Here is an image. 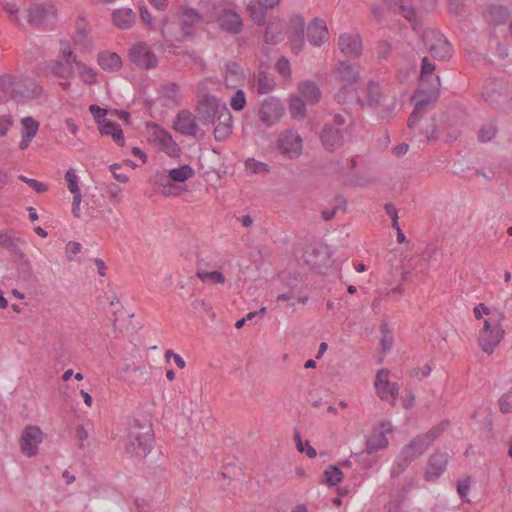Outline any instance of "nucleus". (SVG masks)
<instances>
[{"label": "nucleus", "instance_id": "1", "mask_svg": "<svg viewBox=\"0 0 512 512\" xmlns=\"http://www.w3.org/2000/svg\"><path fill=\"white\" fill-rule=\"evenodd\" d=\"M473 315L481 323L477 332V344L484 354L492 355L506 336V314L497 306L479 303L473 308Z\"/></svg>", "mask_w": 512, "mask_h": 512}, {"label": "nucleus", "instance_id": "2", "mask_svg": "<svg viewBox=\"0 0 512 512\" xmlns=\"http://www.w3.org/2000/svg\"><path fill=\"white\" fill-rule=\"evenodd\" d=\"M198 111L203 116L206 123L213 121L218 114L219 122L214 129L215 139L218 141L226 140L232 133V115L226 106H220L219 100L211 95H204L199 102Z\"/></svg>", "mask_w": 512, "mask_h": 512}, {"label": "nucleus", "instance_id": "3", "mask_svg": "<svg viewBox=\"0 0 512 512\" xmlns=\"http://www.w3.org/2000/svg\"><path fill=\"white\" fill-rule=\"evenodd\" d=\"M154 433L150 423L134 421L129 426L125 440V450L136 457H146L152 450Z\"/></svg>", "mask_w": 512, "mask_h": 512}, {"label": "nucleus", "instance_id": "4", "mask_svg": "<svg viewBox=\"0 0 512 512\" xmlns=\"http://www.w3.org/2000/svg\"><path fill=\"white\" fill-rule=\"evenodd\" d=\"M42 87L29 79H20L11 75L0 77V100L17 101L38 97Z\"/></svg>", "mask_w": 512, "mask_h": 512}, {"label": "nucleus", "instance_id": "5", "mask_svg": "<svg viewBox=\"0 0 512 512\" xmlns=\"http://www.w3.org/2000/svg\"><path fill=\"white\" fill-rule=\"evenodd\" d=\"M201 16L193 9L182 8L179 12V21L181 25V36L173 37L168 29V17H163L160 23V32L167 42L182 41L186 37L194 34V28L201 22Z\"/></svg>", "mask_w": 512, "mask_h": 512}, {"label": "nucleus", "instance_id": "6", "mask_svg": "<svg viewBox=\"0 0 512 512\" xmlns=\"http://www.w3.org/2000/svg\"><path fill=\"white\" fill-rule=\"evenodd\" d=\"M45 438L46 434L40 426L35 424L26 425L22 429L18 440L20 452L28 458L36 457Z\"/></svg>", "mask_w": 512, "mask_h": 512}, {"label": "nucleus", "instance_id": "7", "mask_svg": "<svg viewBox=\"0 0 512 512\" xmlns=\"http://www.w3.org/2000/svg\"><path fill=\"white\" fill-rule=\"evenodd\" d=\"M146 130L149 142L157 146L160 151L172 158L180 156L181 149L168 131L156 123H147Z\"/></svg>", "mask_w": 512, "mask_h": 512}, {"label": "nucleus", "instance_id": "8", "mask_svg": "<svg viewBox=\"0 0 512 512\" xmlns=\"http://www.w3.org/2000/svg\"><path fill=\"white\" fill-rule=\"evenodd\" d=\"M345 118L342 115H335L333 125L327 124L322 131L321 141L328 151L339 149L344 143V135L349 134L348 126H345Z\"/></svg>", "mask_w": 512, "mask_h": 512}, {"label": "nucleus", "instance_id": "9", "mask_svg": "<svg viewBox=\"0 0 512 512\" xmlns=\"http://www.w3.org/2000/svg\"><path fill=\"white\" fill-rule=\"evenodd\" d=\"M436 435L434 432H429L423 435H419L414 438L407 446H405L400 455V461H403L404 464L401 465L399 463V470L396 471V467H393L392 474L399 473L405 466L408 465L416 457L423 454L426 449L433 443Z\"/></svg>", "mask_w": 512, "mask_h": 512}, {"label": "nucleus", "instance_id": "10", "mask_svg": "<svg viewBox=\"0 0 512 512\" xmlns=\"http://www.w3.org/2000/svg\"><path fill=\"white\" fill-rule=\"evenodd\" d=\"M278 152L287 159L298 158L303 150V139L295 130L282 131L276 140Z\"/></svg>", "mask_w": 512, "mask_h": 512}, {"label": "nucleus", "instance_id": "11", "mask_svg": "<svg viewBox=\"0 0 512 512\" xmlns=\"http://www.w3.org/2000/svg\"><path fill=\"white\" fill-rule=\"evenodd\" d=\"M422 39L429 53L434 58L438 60H445L451 57V46L440 32L434 30H426L423 33Z\"/></svg>", "mask_w": 512, "mask_h": 512}, {"label": "nucleus", "instance_id": "12", "mask_svg": "<svg viewBox=\"0 0 512 512\" xmlns=\"http://www.w3.org/2000/svg\"><path fill=\"white\" fill-rule=\"evenodd\" d=\"M389 375L388 370H379L376 374L374 386L377 395L381 399L389 402L391 405H395L398 399L399 388L396 383L390 381Z\"/></svg>", "mask_w": 512, "mask_h": 512}, {"label": "nucleus", "instance_id": "13", "mask_svg": "<svg viewBox=\"0 0 512 512\" xmlns=\"http://www.w3.org/2000/svg\"><path fill=\"white\" fill-rule=\"evenodd\" d=\"M132 63L143 69L156 67L158 59L151 48L145 43H138L132 46L129 52Z\"/></svg>", "mask_w": 512, "mask_h": 512}, {"label": "nucleus", "instance_id": "14", "mask_svg": "<svg viewBox=\"0 0 512 512\" xmlns=\"http://www.w3.org/2000/svg\"><path fill=\"white\" fill-rule=\"evenodd\" d=\"M392 432V425L389 422H382L377 425L366 441V451L371 454L388 446L387 435Z\"/></svg>", "mask_w": 512, "mask_h": 512}, {"label": "nucleus", "instance_id": "15", "mask_svg": "<svg viewBox=\"0 0 512 512\" xmlns=\"http://www.w3.org/2000/svg\"><path fill=\"white\" fill-rule=\"evenodd\" d=\"M284 112L282 104L276 99H268L263 102L259 109V119L266 125L271 126L280 120Z\"/></svg>", "mask_w": 512, "mask_h": 512}, {"label": "nucleus", "instance_id": "16", "mask_svg": "<svg viewBox=\"0 0 512 512\" xmlns=\"http://www.w3.org/2000/svg\"><path fill=\"white\" fill-rule=\"evenodd\" d=\"M216 21L221 29L233 34L239 33L243 26L240 15L233 9L229 8L219 10V15Z\"/></svg>", "mask_w": 512, "mask_h": 512}, {"label": "nucleus", "instance_id": "17", "mask_svg": "<svg viewBox=\"0 0 512 512\" xmlns=\"http://www.w3.org/2000/svg\"><path fill=\"white\" fill-rule=\"evenodd\" d=\"M332 77L335 85L360 82V76L357 67L346 61L340 62L338 67L333 71Z\"/></svg>", "mask_w": 512, "mask_h": 512}, {"label": "nucleus", "instance_id": "18", "mask_svg": "<svg viewBox=\"0 0 512 512\" xmlns=\"http://www.w3.org/2000/svg\"><path fill=\"white\" fill-rule=\"evenodd\" d=\"M304 26H305V23H304V20L302 17L296 16L291 19L289 39H290L291 50L295 54H298L299 52H301L305 45V41H304V37H303Z\"/></svg>", "mask_w": 512, "mask_h": 512}, {"label": "nucleus", "instance_id": "19", "mask_svg": "<svg viewBox=\"0 0 512 512\" xmlns=\"http://www.w3.org/2000/svg\"><path fill=\"white\" fill-rule=\"evenodd\" d=\"M358 87L359 83L337 84V92L335 94L336 101L339 104L359 103L363 105L364 102L359 96Z\"/></svg>", "mask_w": 512, "mask_h": 512}, {"label": "nucleus", "instance_id": "20", "mask_svg": "<svg viewBox=\"0 0 512 512\" xmlns=\"http://www.w3.org/2000/svg\"><path fill=\"white\" fill-rule=\"evenodd\" d=\"M175 131L188 136H194L197 133L198 126L193 114L187 110L180 111L173 123Z\"/></svg>", "mask_w": 512, "mask_h": 512}, {"label": "nucleus", "instance_id": "21", "mask_svg": "<svg viewBox=\"0 0 512 512\" xmlns=\"http://www.w3.org/2000/svg\"><path fill=\"white\" fill-rule=\"evenodd\" d=\"M55 16L53 6H47L42 3L32 4L27 11L28 21L32 25H41Z\"/></svg>", "mask_w": 512, "mask_h": 512}, {"label": "nucleus", "instance_id": "22", "mask_svg": "<svg viewBox=\"0 0 512 512\" xmlns=\"http://www.w3.org/2000/svg\"><path fill=\"white\" fill-rule=\"evenodd\" d=\"M338 45L346 57L356 58L362 53V44L358 35L343 34L339 37Z\"/></svg>", "mask_w": 512, "mask_h": 512}, {"label": "nucleus", "instance_id": "23", "mask_svg": "<svg viewBox=\"0 0 512 512\" xmlns=\"http://www.w3.org/2000/svg\"><path fill=\"white\" fill-rule=\"evenodd\" d=\"M448 462V456L446 453H435L433 454L428 462L427 470L425 472V479L427 481H433L439 478L445 471Z\"/></svg>", "mask_w": 512, "mask_h": 512}, {"label": "nucleus", "instance_id": "24", "mask_svg": "<svg viewBox=\"0 0 512 512\" xmlns=\"http://www.w3.org/2000/svg\"><path fill=\"white\" fill-rule=\"evenodd\" d=\"M307 37L314 46H320L328 40L329 32L325 21L321 19L313 20L307 28Z\"/></svg>", "mask_w": 512, "mask_h": 512}, {"label": "nucleus", "instance_id": "25", "mask_svg": "<svg viewBox=\"0 0 512 512\" xmlns=\"http://www.w3.org/2000/svg\"><path fill=\"white\" fill-rule=\"evenodd\" d=\"M21 126L22 138L19 142V149L23 151L29 147L32 139L37 135L40 125L34 118L27 116L21 119Z\"/></svg>", "mask_w": 512, "mask_h": 512}, {"label": "nucleus", "instance_id": "26", "mask_svg": "<svg viewBox=\"0 0 512 512\" xmlns=\"http://www.w3.org/2000/svg\"><path fill=\"white\" fill-rule=\"evenodd\" d=\"M97 64L99 67L106 72H117L122 68L121 57L111 51H101L97 54Z\"/></svg>", "mask_w": 512, "mask_h": 512}, {"label": "nucleus", "instance_id": "27", "mask_svg": "<svg viewBox=\"0 0 512 512\" xmlns=\"http://www.w3.org/2000/svg\"><path fill=\"white\" fill-rule=\"evenodd\" d=\"M280 3V0H259L258 3H250L247 10L254 22L263 24L266 9H272Z\"/></svg>", "mask_w": 512, "mask_h": 512}, {"label": "nucleus", "instance_id": "28", "mask_svg": "<svg viewBox=\"0 0 512 512\" xmlns=\"http://www.w3.org/2000/svg\"><path fill=\"white\" fill-rule=\"evenodd\" d=\"M75 67L77 76L84 85L93 86L99 83V73L96 68L82 61H75Z\"/></svg>", "mask_w": 512, "mask_h": 512}, {"label": "nucleus", "instance_id": "29", "mask_svg": "<svg viewBox=\"0 0 512 512\" xmlns=\"http://www.w3.org/2000/svg\"><path fill=\"white\" fill-rule=\"evenodd\" d=\"M98 130L101 135L110 136L113 139V141L120 147H123L125 145L123 130L118 123L109 119L101 126H99Z\"/></svg>", "mask_w": 512, "mask_h": 512}, {"label": "nucleus", "instance_id": "30", "mask_svg": "<svg viewBox=\"0 0 512 512\" xmlns=\"http://www.w3.org/2000/svg\"><path fill=\"white\" fill-rule=\"evenodd\" d=\"M298 90L308 104L314 105L321 98V91L318 85L313 81H303L298 85Z\"/></svg>", "mask_w": 512, "mask_h": 512}, {"label": "nucleus", "instance_id": "31", "mask_svg": "<svg viewBox=\"0 0 512 512\" xmlns=\"http://www.w3.org/2000/svg\"><path fill=\"white\" fill-rule=\"evenodd\" d=\"M112 21L119 29H128L135 21V13L129 8L116 9L112 13Z\"/></svg>", "mask_w": 512, "mask_h": 512}, {"label": "nucleus", "instance_id": "32", "mask_svg": "<svg viewBox=\"0 0 512 512\" xmlns=\"http://www.w3.org/2000/svg\"><path fill=\"white\" fill-rule=\"evenodd\" d=\"M69 65L70 64H67V63L65 64V63H62L61 61H55L51 68L54 76L65 80L64 82L60 83V86L64 91L69 90L70 85H71L70 80L72 79V76H73V71H72L71 67H69Z\"/></svg>", "mask_w": 512, "mask_h": 512}, {"label": "nucleus", "instance_id": "33", "mask_svg": "<svg viewBox=\"0 0 512 512\" xmlns=\"http://www.w3.org/2000/svg\"><path fill=\"white\" fill-rule=\"evenodd\" d=\"M243 79V72L238 64L230 63L226 67L225 84L227 87H235Z\"/></svg>", "mask_w": 512, "mask_h": 512}, {"label": "nucleus", "instance_id": "34", "mask_svg": "<svg viewBox=\"0 0 512 512\" xmlns=\"http://www.w3.org/2000/svg\"><path fill=\"white\" fill-rule=\"evenodd\" d=\"M422 92H416L414 99H416V105L409 118V127H414L418 120L423 116L428 101L422 100Z\"/></svg>", "mask_w": 512, "mask_h": 512}, {"label": "nucleus", "instance_id": "35", "mask_svg": "<svg viewBox=\"0 0 512 512\" xmlns=\"http://www.w3.org/2000/svg\"><path fill=\"white\" fill-rule=\"evenodd\" d=\"M323 477H324V483H326L327 485L337 486L338 484H340L343 481L344 474L340 470L339 467H337L335 465H329L325 469V471L323 473Z\"/></svg>", "mask_w": 512, "mask_h": 512}, {"label": "nucleus", "instance_id": "36", "mask_svg": "<svg viewBox=\"0 0 512 512\" xmlns=\"http://www.w3.org/2000/svg\"><path fill=\"white\" fill-rule=\"evenodd\" d=\"M245 172L251 174H267L269 173V165L255 158H247L244 161Z\"/></svg>", "mask_w": 512, "mask_h": 512}, {"label": "nucleus", "instance_id": "37", "mask_svg": "<svg viewBox=\"0 0 512 512\" xmlns=\"http://www.w3.org/2000/svg\"><path fill=\"white\" fill-rule=\"evenodd\" d=\"M196 276L207 284H224L226 282L224 274L220 271H197Z\"/></svg>", "mask_w": 512, "mask_h": 512}, {"label": "nucleus", "instance_id": "38", "mask_svg": "<svg viewBox=\"0 0 512 512\" xmlns=\"http://www.w3.org/2000/svg\"><path fill=\"white\" fill-rule=\"evenodd\" d=\"M283 24L280 21L271 22L266 28V32L264 35L266 43H277L282 35Z\"/></svg>", "mask_w": 512, "mask_h": 512}, {"label": "nucleus", "instance_id": "39", "mask_svg": "<svg viewBox=\"0 0 512 512\" xmlns=\"http://www.w3.org/2000/svg\"><path fill=\"white\" fill-rule=\"evenodd\" d=\"M64 179L67 184L68 190L71 192L72 195L82 194L79 186L80 178L77 175V172L74 168H69L65 172Z\"/></svg>", "mask_w": 512, "mask_h": 512}, {"label": "nucleus", "instance_id": "40", "mask_svg": "<svg viewBox=\"0 0 512 512\" xmlns=\"http://www.w3.org/2000/svg\"><path fill=\"white\" fill-rule=\"evenodd\" d=\"M289 110L294 119H303L306 114L304 101L298 96L292 97L290 100Z\"/></svg>", "mask_w": 512, "mask_h": 512}, {"label": "nucleus", "instance_id": "41", "mask_svg": "<svg viewBox=\"0 0 512 512\" xmlns=\"http://www.w3.org/2000/svg\"><path fill=\"white\" fill-rule=\"evenodd\" d=\"M194 174L193 169L188 165H183L178 168H173L169 172V177L171 180L176 182H184Z\"/></svg>", "mask_w": 512, "mask_h": 512}, {"label": "nucleus", "instance_id": "42", "mask_svg": "<svg viewBox=\"0 0 512 512\" xmlns=\"http://www.w3.org/2000/svg\"><path fill=\"white\" fill-rule=\"evenodd\" d=\"M367 101L366 104L369 106L375 105L379 102L381 98V89L378 83L376 82H369L367 88Z\"/></svg>", "mask_w": 512, "mask_h": 512}, {"label": "nucleus", "instance_id": "43", "mask_svg": "<svg viewBox=\"0 0 512 512\" xmlns=\"http://www.w3.org/2000/svg\"><path fill=\"white\" fill-rule=\"evenodd\" d=\"M89 111L92 114L94 121L98 127L109 120L106 118V116L108 114V110L101 108L100 106H98L96 104L90 105Z\"/></svg>", "mask_w": 512, "mask_h": 512}, {"label": "nucleus", "instance_id": "44", "mask_svg": "<svg viewBox=\"0 0 512 512\" xmlns=\"http://www.w3.org/2000/svg\"><path fill=\"white\" fill-rule=\"evenodd\" d=\"M295 440L299 452L306 454L309 458H315L317 456L316 450L309 444V442L303 443L299 434L295 435Z\"/></svg>", "mask_w": 512, "mask_h": 512}, {"label": "nucleus", "instance_id": "45", "mask_svg": "<svg viewBox=\"0 0 512 512\" xmlns=\"http://www.w3.org/2000/svg\"><path fill=\"white\" fill-rule=\"evenodd\" d=\"M246 105V96L243 90H237L232 96L230 106L236 111H241Z\"/></svg>", "mask_w": 512, "mask_h": 512}, {"label": "nucleus", "instance_id": "46", "mask_svg": "<svg viewBox=\"0 0 512 512\" xmlns=\"http://www.w3.org/2000/svg\"><path fill=\"white\" fill-rule=\"evenodd\" d=\"M435 70V66L428 60L427 57H424L422 60V68H421V81L425 83L428 81V78L433 77V72Z\"/></svg>", "mask_w": 512, "mask_h": 512}, {"label": "nucleus", "instance_id": "47", "mask_svg": "<svg viewBox=\"0 0 512 512\" xmlns=\"http://www.w3.org/2000/svg\"><path fill=\"white\" fill-rule=\"evenodd\" d=\"M406 256L397 250H392L388 257V262L390 265L396 269L402 267L404 265V261Z\"/></svg>", "mask_w": 512, "mask_h": 512}, {"label": "nucleus", "instance_id": "48", "mask_svg": "<svg viewBox=\"0 0 512 512\" xmlns=\"http://www.w3.org/2000/svg\"><path fill=\"white\" fill-rule=\"evenodd\" d=\"M496 135V127L493 124L483 126L479 132V139L482 142L490 141Z\"/></svg>", "mask_w": 512, "mask_h": 512}, {"label": "nucleus", "instance_id": "49", "mask_svg": "<svg viewBox=\"0 0 512 512\" xmlns=\"http://www.w3.org/2000/svg\"><path fill=\"white\" fill-rule=\"evenodd\" d=\"M276 69L277 71L284 77V78H290L291 77V67L290 62L288 59L281 57L278 59L276 63Z\"/></svg>", "mask_w": 512, "mask_h": 512}, {"label": "nucleus", "instance_id": "50", "mask_svg": "<svg viewBox=\"0 0 512 512\" xmlns=\"http://www.w3.org/2000/svg\"><path fill=\"white\" fill-rule=\"evenodd\" d=\"M499 408L502 413L512 412V393L506 392L499 399Z\"/></svg>", "mask_w": 512, "mask_h": 512}, {"label": "nucleus", "instance_id": "51", "mask_svg": "<svg viewBox=\"0 0 512 512\" xmlns=\"http://www.w3.org/2000/svg\"><path fill=\"white\" fill-rule=\"evenodd\" d=\"M82 246L80 243L70 241L66 245V256L69 261L74 260V256L81 252Z\"/></svg>", "mask_w": 512, "mask_h": 512}, {"label": "nucleus", "instance_id": "52", "mask_svg": "<svg viewBox=\"0 0 512 512\" xmlns=\"http://www.w3.org/2000/svg\"><path fill=\"white\" fill-rule=\"evenodd\" d=\"M165 359L167 361H170L171 359H173V361L175 362L177 367L180 369H184L186 367V362L183 359V357L180 354L175 353L173 350H167L165 352Z\"/></svg>", "mask_w": 512, "mask_h": 512}, {"label": "nucleus", "instance_id": "53", "mask_svg": "<svg viewBox=\"0 0 512 512\" xmlns=\"http://www.w3.org/2000/svg\"><path fill=\"white\" fill-rule=\"evenodd\" d=\"M256 88L260 94H266L271 91L272 85L267 81L265 75H260L257 80Z\"/></svg>", "mask_w": 512, "mask_h": 512}, {"label": "nucleus", "instance_id": "54", "mask_svg": "<svg viewBox=\"0 0 512 512\" xmlns=\"http://www.w3.org/2000/svg\"><path fill=\"white\" fill-rule=\"evenodd\" d=\"M12 118L8 115H0V137L7 134L8 130L12 126Z\"/></svg>", "mask_w": 512, "mask_h": 512}, {"label": "nucleus", "instance_id": "55", "mask_svg": "<svg viewBox=\"0 0 512 512\" xmlns=\"http://www.w3.org/2000/svg\"><path fill=\"white\" fill-rule=\"evenodd\" d=\"M82 194L73 195L72 214L75 218L81 217Z\"/></svg>", "mask_w": 512, "mask_h": 512}, {"label": "nucleus", "instance_id": "56", "mask_svg": "<svg viewBox=\"0 0 512 512\" xmlns=\"http://www.w3.org/2000/svg\"><path fill=\"white\" fill-rule=\"evenodd\" d=\"M0 246L4 248L14 246V239L7 231H0Z\"/></svg>", "mask_w": 512, "mask_h": 512}, {"label": "nucleus", "instance_id": "57", "mask_svg": "<svg viewBox=\"0 0 512 512\" xmlns=\"http://www.w3.org/2000/svg\"><path fill=\"white\" fill-rule=\"evenodd\" d=\"M140 17L142 21L149 27V29L154 28L152 15L146 7L140 8Z\"/></svg>", "mask_w": 512, "mask_h": 512}, {"label": "nucleus", "instance_id": "58", "mask_svg": "<svg viewBox=\"0 0 512 512\" xmlns=\"http://www.w3.org/2000/svg\"><path fill=\"white\" fill-rule=\"evenodd\" d=\"M120 168V166L118 164H112L110 166V171L112 172L114 178L121 182V183H126L128 182L129 178L126 174H122L121 172H118L117 173V170Z\"/></svg>", "mask_w": 512, "mask_h": 512}, {"label": "nucleus", "instance_id": "59", "mask_svg": "<svg viewBox=\"0 0 512 512\" xmlns=\"http://www.w3.org/2000/svg\"><path fill=\"white\" fill-rule=\"evenodd\" d=\"M27 184L32 188L34 189L36 192L38 193H44L47 191L48 187L45 183L43 182H40L38 180H35V179H32V180H27Z\"/></svg>", "mask_w": 512, "mask_h": 512}, {"label": "nucleus", "instance_id": "60", "mask_svg": "<svg viewBox=\"0 0 512 512\" xmlns=\"http://www.w3.org/2000/svg\"><path fill=\"white\" fill-rule=\"evenodd\" d=\"M426 122H427V125H426V130L424 131V133L426 135L427 140L435 139L437 136H436V128H435L433 119L426 120Z\"/></svg>", "mask_w": 512, "mask_h": 512}, {"label": "nucleus", "instance_id": "61", "mask_svg": "<svg viewBox=\"0 0 512 512\" xmlns=\"http://www.w3.org/2000/svg\"><path fill=\"white\" fill-rule=\"evenodd\" d=\"M88 436L89 434L84 426L79 425L76 427V439L78 440L81 446L88 439Z\"/></svg>", "mask_w": 512, "mask_h": 512}, {"label": "nucleus", "instance_id": "62", "mask_svg": "<svg viewBox=\"0 0 512 512\" xmlns=\"http://www.w3.org/2000/svg\"><path fill=\"white\" fill-rule=\"evenodd\" d=\"M64 124L66 126V129L72 134V135H77L78 132H79V126L78 124L75 122V120L73 118H66L64 120Z\"/></svg>", "mask_w": 512, "mask_h": 512}, {"label": "nucleus", "instance_id": "63", "mask_svg": "<svg viewBox=\"0 0 512 512\" xmlns=\"http://www.w3.org/2000/svg\"><path fill=\"white\" fill-rule=\"evenodd\" d=\"M62 58L66 61L67 64L74 63L78 61L73 51L70 48H65L61 52Z\"/></svg>", "mask_w": 512, "mask_h": 512}, {"label": "nucleus", "instance_id": "64", "mask_svg": "<svg viewBox=\"0 0 512 512\" xmlns=\"http://www.w3.org/2000/svg\"><path fill=\"white\" fill-rule=\"evenodd\" d=\"M402 402H403V406L406 408V409H410L414 406L415 404V397L413 394L411 393H407L403 396L402 398Z\"/></svg>", "mask_w": 512, "mask_h": 512}]
</instances>
